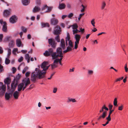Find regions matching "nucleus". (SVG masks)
<instances>
[{
    "mask_svg": "<svg viewBox=\"0 0 128 128\" xmlns=\"http://www.w3.org/2000/svg\"><path fill=\"white\" fill-rule=\"evenodd\" d=\"M48 64V62L44 61L43 62L41 65V67L43 70H41L37 68L35 69L36 72L32 73L31 76V80L34 83L36 82V79L38 78L39 79L45 77V75L46 73V71L44 69H46V66Z\"/></svg>",
    "mask_w": 128,
    "mask_h": 128,
    "instance_id": "f257e3e1",
    "label": "nucleus"
},
{
    "mask_svg": "<svg viewBox=\"0 0 128 128\" xmlns=\"http://www.w3.org/2000/svg\"><path fill=\"white\" fill-rule=\"evenodd\" d=\"M20 77V75L18 74L12 82L11 84V88L12 92H14L16 88L18 85L19 82L18 81Z\"/></svg>",
    "mask_w": 128,
    "mask_h": 128,
    "instance_id": "f03ea898",
    "label": "nucleus"
},
{
    "mask_svg": "<svg viewBox=\"0 0 128 128\" xmlns=\"http://www.w3.org/2000/svg\"><path fill=\"white\" fill-rule=\"evenodd\" d=\"M63 56L62 51V48L58 47L56 50V52H54L52 54V59H54L58 58L59 57H62Z\"/></svg>",
    "mask_w": 128,
    "mask_h": 128,
    "instance_id": "7ed1b4c3",
    "label": "nucleus"
},
{
    "mask_svg": "<svg viewBox=\"0 0 128 128\" xmlns=\"http://www.w3.org/2000/svg\"><path fill=\"white\" fill-rule=\"evenodd\" d=\"M62 59V57H60V59L57 58L54 59L53 63L51 65L52 68L53 69L57 67V64H58V62H59L60 65H62V64L61 63V62Z\"/></svg>",
    "mask_w": 128,
    "mask_h": 128,
    "instance_id": "20e7f679",
    "label": "nucleus"
},
{
    "mask_svg": "<svg viewBox=\"0 0 128 128\" xmlns=\"http://www.w3.org/2000/svg\"><path fill=\"white\" fill-rule=\"evenodd\" d=\"M6 87L5 85L2 82H0V96L4 95L6 90Z\"/></svg>",
    "mask_w": 128,
    "mask_h": 128,
    "instance_id": "39448f33",
    "label": "nucleus"
},
{
    "mask_svg": "<svg viewBox=\"0 0 128 128\" xmlns=\"http://www.w3.org/2000/svg\"><path fill=\"white\" fill-rule=\"evenodd\" d=\"M68 44L69 46L67 47L66 50L63 51L64 53L70 51L72 50V48L73 47V43L71 40H69L68 42Z\"/></svg>",
    "mask_w": 128,
    "mask_h": 128,
    "instance_id": "423d86ee",
    "label": "nucleus"
},
{
    "mask_svg": "<svg viewBox=\"0 0 128 128\" xmlns=\"http://www.w3.org/2000/svg\"><path fill=\"white\" fill-rule=\"evenodd\" d=\"M61 31V28L58 26H56L54 30V35H58L60 34Z\"/></svg>",
    "mask_w": 128,
    "mask_h": 128,
    "instance_id": "0eeeda50",
    "label": "nucleus"
},
{
    "mask_svg": "<svg viewBox=\"0 0 128 128\" xmlns=\"http://www.w3.org/2000/svg\"><path fill=\"white\" fill-rule=\"evenodd\" d=\"M53 50L52 48L48 49V50H46L44 53V55L46 56H48L50 55L52 56V54L54 53Z\"/></svg>",
    "mask_w": 128,
    "mask_h": 128,
    "instance_id": "6e6552de",
    "label": "nucleus"
},
{
    "mask_svg": "<svg viewBox=\"0 0 128 128\" xmlns=\"http://www.w3.org/2000/svg\"><path fill=\"white\" fill-rule=\"evenodd\" d=\"M48 42L49 45H50L53 48H55L56 44L54 39L50 38L48 39Z\"/></svg>",
    "mask_w": 128,
    "mask_h": 128,
    "instance_id": "1a4fd4ad",
    "label": "nucleus"
},
{
    "mask_svg": "<svg viewBox=\"0 0 128 128\" xmlns=\"http://www.w3.org/2000/svg\"><path fill=\"white\" fill-rule=\"evenodd\" d=\"M0 23L3 26L2 29V31L4 32H7V29L6 22H3L2 20H0Z\"/></svg>",
    "mask_w": 128,
    "mask_h": 128,
    "instance_id": "9d476101",
    "label": "nucleus"
},
{
    "mask_svg": "<svg viewBox=\"0 0 128 128\" xmlns=\"http://www.w3.org/2000/svg\"><path fill=\"white\" fill-rule=\"evenodd\" d=\"M11 81V78H10L7 77L5 78L4 80V82L5 84L7 85V88L8 89L10 88V84Z\"/></svg>",
    "mask_w": 128,
    "mask_h": 128,
    "instance_id": "9b49d317",
    "label": "nucleus"
},
{
    "mask_svg": "<svg viewBox=\"0 0 128 128\" xmlns=\"http://www.w3.org/2000/svg\"><path fill=\"white\" fill-rule=\"evenodd\" d=\"M17 19V18L15 16H13L10 18V22L14 24L16 22Z\"/></svg>",
    "mask_w": 128,
    "mask_h": 128,
    "instance_id": "f8f14e48",
    "label": "nucleus"
},
{
    "mask_svg": "<svg viewBox=\"0 0 128 128\" xmlns=\"http://www.w3.org/2000/svg\"><path fill=\"white\" fill-rule=\"evenodd\" d=\"M23 82L22 83H24V84H25V86H27L30 84V82L29 78H26L24 79L23 80Z\"/></svg>",
    "mask_w": 128,
    "mask_h": 128,
    "instance_id": "ddd939ff",
    "label": "nucleus"
},
{
    "mask_svg": "<svg viewBox=\"0 0 128 128\" xmlns=\"http://www.w3.org/2000/svg\"><path fill=\"white\" fill-rule=\"evenodd\" d=\"M58 22V20L55 18H53L51 20V24L52 25H55L57 24Z\"/></svg>",
    "mask_w": 128,
    "mask_h": 128,
    "instance_id": "4468645a",
    "label": "nucleus"
},
{
    "mask_svg": "<svg viewBox=\"0 0 128 128\" xmlns=\"http://www.w3.org/2000/svg\"><path fill=\"white\" fill-rule=\"evenodd\" d=\"M60 46L64 50L65 49V44L64 40L63 39H62L60 41Z\"/></svg>",
    "mask_w": 128,
    "mask_h": 128,
    "instance_id": "2eb2a0df",
    "label": "nucleus"
},
{
    "mask_svg": "<svg viewBox=\"0 0 128 128\" xmlns=\"http://www.w3.org/2000/svg\"><path fill=\"white\" fill-rule=\"evenodd\" d=\"M12 94L10 93L6 92L5 94V99L6 100H8L12 96Z\"/></svg>",
    "mask_w": 128,
    "mask_h": 128,
    "instance_id": "dca6fc26",
    "label": "nucleus"
},
{
    "mask_svg": "<svg viewBox=\"0 0 128 128\" xmlns=\"http://www.w3.org/2000/svg\"><path fill=\"white\" fill-rule=\"evenodd\" d=\"M22 42L20 39H18L16 40V44L17 46L20 47L21 46L23 47V45L22 44Z\"/></svg>",
    "mask_w": 128,
    "mask_h": 128,
    "instance_id": "f3484780",
    "label": "nucleus"
},
{
    "mask_svg": "<svg viewBox=\"0 0 128 128\" xmlns=\"http://www.w3.org/2000/svg\"><path fill=\"white\" fill-rule=\"evenodd\" d=\"M75 38L76 40V41L78 43H79V42L80 38V36L78 34L75 35Z\"/></svg>",
    "mask_w": 128,
    "mask_h": 128,
    "instance_id": "a211bd4d",
    "label": "nucleus"
},
{
    "mask_svg": "<svg viewBox=\"0 0 128 128\" xmlns=\"http://www.w3.org/2000/svg\"><path fill=\"white\" fill-rule=\"evenodd\" d=\"M24 86V83H21L19 84L18 86V91L20 92L22 89L23 86Z\"/></svg>",
    "mask_w": 128,
    "mask_h": 128,
    "instance_id": "6ab92c4d",
    "label": "nucleus"
},
{
    "mask_svg": "<svg viewBox=\"0 0 128 128\" xmlns=\"http://www.w3.org/2000/svg\"><path fill=\"white\" fill-rule=\"evenodd\" d=\"M40 10V8L38 6H36L33 8L32 12L34 13L37 12Z\"/></svg>",
    "mask_w": 128,
    "mask_h": 128,
    "instance_id": "aec40b11",
    "label": "nucleus"
},
{
    "mask_svg": "<svg viewBox=\"0 0 128 128\" xmlns=\"http://www.w3.org/2000/svg\"><path fill=\"white\" fill-rule=\"evenodd\" d=\"M70 34L69 33H68L67 34V37L66 38V46L68 45L67 42L68 41L69 42V40H70Z\"/></svg>",
    "mask_w": 128,
    "mask_h": 128,
    "instance_id": "412c9836",
    "label": "nucleus"
},
{
    "mask_svg": "<svg viewBox=\"0 0 128 128\" xmlns=\"http://www.w3.org/2000/svg\"><path fill=\"white\" fill-rule=\"evenodd\" d=\"M19 92L17 91H16L14 92L13 94V96L15 99H18L19 96Z\"/></svg>",
    "mask_w": 128,
    "mask_h": 128,
    "instance_id": "4be33fe9",
    "label": "nucleus"
},
{
    "mask_svg": "<svg viewBox=\"0 0 128 128\" xmlns=\"http://www.w3.org/2000/svg\"><path fill=\"white\" fill-rule=\"evenodd\" d=\"M23 4L24 6L28 5L30 3V0H22Z\"/></svg>",
    "mask_w": 128,
    "mask_h": 128,
    "instance_id": "5701e85b",
    "label": "nucleus"
},
{
    "mask_svg": "<svg viewBox=\"0 0 128 128\" xmlns=\"http://www.w3.org/2000/svg\"><path fill=\"white\" fill-rule=\"evenodd\" d=\"M10 14V12L9 11L7 10H5L4 12V16L7 17Z\"/></svg>",
    "mask_w": 128,
    "mask_h": 128,
    "instance_id": "b1692460",
    "label": "nucleus"
},
{
    "mask_svg": "<svg viewBox=\"0 0 128 128\" xmlns=\"http://www.w3.org/2000/svg\"><path fill=\"white\" fill-rule=\"evenodd\" d=\"M66 6L64 4L62 3L59 4L58 8L60 10L63 9L65 8Z\"/></svg>",
    "mask_w": 128,
    "mask_h": 128,
    "instance_id": "393cba45",
    "label": "nucleus"
},
{
    "mask_svg": "<svg viewBox=\"0 0 128 128\" xmlns=\"http://www.w3.org/2000/svg\"><path fill=\"white\" fill-rule=\"evenodd\" d=\"M106 6V3L104 1H103L101 4V9L102 10H103L104 9Z\"/></svg>",
    "mask_w": 128,
    "mask_h": 128,
    "instance_id": "a878e982",
    "label": "nucleus"
},
{
    "mask_svg": "<svg viewBox=\"0 0 128 128\" xmlns=\"http://www.w3.org/2000/svg\"><path fill=\"white\" fill-rule=\"evenodd\" d=\"M107 112L106 111H104L103 112L102 115H101L102 118H104L106 116H107Z\"/></svg>",
    "mask_w": 128,
    "mask_h": 128,
    "instance_id": "bb28decb",
    "label": "nucleus"
},
{
    "mask_svg": "<svg viewBox=\"0 0 128 128\" xmlns=\"http://www.w3.org/2000/svg\"><path fill=\"white\" fill-rule=\"evenodd\" d=\"M25 58L27 60V62L28 63L30 62V57L29 56V54H26L25 56Z\"/></svg>",
    "mask_w": 128,
    "mask_h": 128,
    "instance_id": "cd10ccee",
    "label": "nucleus"
},
{
    "mask_svg": "<svg viewBox=\"0 0 128 128\" xmlns=\"http://www.w3.org/2000/svg\"><path fill=\"white\" fill-rule=\"evenodd\" d=\"M76 102V101L74 99H73L72 98H68V100L67 101L68 102Z\"/></svg>",
    "mask_w": 128,
    "mask_h": 128,
    "instance_id": "c85d7f7f",
    "label": "nucleus"
},
{
    "mask_svg": "<svg viewBox=\"0 0 128 128\" xmlns=\"http://www.w3.org/2000/svg\"><path fill=\"white\" fill-rule=\"evenodd\" d=\"M42 28H44L47 26L49 27L50 26V25L48 23H42Z\"/></svg>",
    "mask_w": 128,
    "mask_h": 128,
    "instance_id": "c756f323",
    "label": "nucleus"
},
{
    "mask_svg": "<svg viewBox=\"0 0 128 128\" xmlns=\"http://www.w3.org/2000/svg\"><path fill=\"white\" fill-rule=\"evenodd\" d=\"M8 54L7 55L8 58H9L11 54V50L9 48H8Z\"/></svg>",
    "mask_w": 128,
    "mask_h": 128,
    "instance_id": "7c9ffc66",
    "label": "nucleus"
},
{
    "mask_svg": "<svg viewBox=\"0 0 128 128\" xmlns=\"http://www.w3.org/2000/svg\"><path fill=\"white\" fill-rule=\"evenodd\" d=\"M55 39L58 42H60V38L59 35H58L55 37Z\"/></svg>",
    "mask_w": 128,
    "mask_h": 128,
    "instance_id": "2f4dec72",
    "label": "nucleus"
},
{
    "mask_svg": "<svg viewBox=\"0 0 128 128\" xmlns=\"http://www.w3.org/2000/svg\"><path fill=\"white\" fill-rule=\"evenodd\" d=\"M114 105L115 106H117V98H115L114 101Z\"/></svg>",
    "mask_w": 128,
    "mask_h": 128,
    "instance_id": "473e14b6",
    "label": "nucleus"
},
{
    "mask_svg": "<svg viewBox=\"0 0 128 128\" xmlns=\"http://www.w3.org/2000/svg\"><path fill=\"white\" fill-rule=\"evenodd\" d=\"M72 28L74 30L76 29H77V28H78V26L76 24H73L72 26Z\"/></svg>",
    "mask_w": 128,
    "mask_h": 128,
    "instance_id": "72a5a7b5",
    "label": "nucleus"
},
{
    "mask_svg": "<svg viewBox=\"0 0 128 128\" xmlns=\"http://www.w3.org/2000/svg\"><path fill=\"white\" fill-rule=\"evenodd\" d=\"M74 30H72L73 34H75L78 33L80 32V31L78 30L77 29Z\"/></svg>",
    "mask_w": 128,
    "mask_h": 128,
    "instance_id": "f704fd0d",
    "label": "nucleus"
},
{
    "mask_svg": "<svg viewBox=\"0 0 128 128\" xmlns=\"http://www.w3.org/2000/svg\"><path fill=\"white\" fill-rule=\"evenodd\" d=\"M106 119L107 120V121L109 122L111 120V118L110 117V115L108 114V115L107 118H106Z\"/></svg>",
    "mask_w": 128,
    "mask_h": 128,
    "instance_id": "c9c22d12",
    "label": "nucleus"
},
{
    "mask_svg": "<svg viewBox=\"0 0 128 128\" xmlns=\"http://www.w3.org/2000/svg\"><path fill=\"white\" fill-rule=\"evenodd\" d=\"M8 58H6L5 61V64H9L10 62V60H9Z\"/></svg>",
    "mask_w": 128,
    "mask_h": 128,
    "instance_id": "e433bc0d",
    "label": "nucleus"
},
{
    "mask_svg": "<svg viewBox=\"0 0 128 128\" xmlns=\"http://www.w3.org/2000/svg\"><path fill=\"white\" fill-rule=\"evenodd\" d=\"M22 29L24 32H27V29L24 26H22Z\"/></svg>",
    "mask_w": 128,
    "mask_h": 128,
    "instance_id": "4c0bfd02",
    "label": "nucleus"
},
{
    "mask_svg": "<svg viewBox=\"0 0 128 128\" xmlns=\"http://www.w3.org/2000/svg\"><path fill=\"white\" fill-rule=\"evenodd\" d=\"M94 20H95V19H93L91 21V24L92 25V26L94 27L95 26L94 25V24H95V22H94Z\"/></svg>",
    "mask_w": 128,
    "mask_h": 128,
    "instance_id": "58836bf2",
    "label": "nucleus"
},
{
    "mask_svg": "<svg viewBox=\"0 0 128 128\" xmlns=\"http://www.w3.org/2000/svg\"><path fill=\"white\" fill-rule=\"evenodd\" d=\"M93 71L92 70H88V74L89 75H92L93 73Z\"/></svg>",
    "mask_w": 128,
    "mask_h": 128,
    "instance_id": "ea45409f",
    "label": "nucleus"
},
{
    "mask_svg": "<svg viewBox=\"0 0 128 128\" xmlns=\"http://www.w3.org/2000/svg\"><path fill=\"white\" fill-rule=\"evenodd\" d=\"M9 46L11 47H12L14 46V42L13 40H12L11 42L9 44Z\"/></svg>",
    "mask_w": 128,
    "mask_h": 128,
    "instance_id": "a19ab883",
    "label": "nucleus"
},
{
    "mask_svg": "<svg viewBox=\"0 0 128 128\" xmlns=\"http://www.w3.org/2000/svg\"><path fill=\"white\" fill-rule=\"evenodd\" d=\"M84 13H83L82 14H80L79 16V17L78 18V19L79 20H80V18L82 17V16L84 15Z\"/></svg>",
    "mask_w": 128,
    "mask_h": 128,
    "instance_id": "79ce46f5",
    "label": "nucleus"
},
{
    "mask_svg": "<svg viewBox=\"0 0 128 128\" xmlns=\"http://www.w3.org/2000/svg\"><path fill=\"white\" fill-rule=\"evenodd\" d=\"M28 69V68L27 67H26L24 68V69L22 71V73L23 74H24Z\"/></svg>",
    "mask_w": 128,
    "mask_h": 128,
    "instance_id": "37998d69",
    "label": "nucleus"
},
{
    "mask_svg": "<svg viewBox=\"0 0 128 128\" xmlns=\"http://www.w3.org/2000/svg\"><path fill=\"white\" fill-rule=\"evenodd\" d=\"M30 72H27L25 74V76L27 78L30 75Z\"/></svg>",
    "mask_w": 128,
    "mask_h": 128,
    "instance_id": "c03bdc74",
    "label": "nucleus"
},
{
    "mask_svg": "<svg viewBox=\"0 0 128 128\" xmlns=\"http://www.w3.org/2000/svg\"><path fill=\"white\" fill-rule=\"evenodd\" d=\"M73 16V14L72 13H71L68 16V18H71Z\"/></svg>",
    "mask_w": 128,
    "mask_h": 128,
    "instance_id": "a18cd8bd",
    "label": "nucleus"
},
{
    "mask_svg": "<svg viewBox=\"0 0 128 128\" xmlns=\"http://www.w3.org/2000/svg\"><path fill=\"white\" fill-rule=\"evenodd\" d=\"M48 8V6L47 5H45L42 8V10H43L45 9H46Z\"/></svg>",
    "mask_w": 128,
    "mask_h": 128,
    "instance_id": "49530a36",
    "label": "nucleus"
},
{
    "mask_svg": "<svg viewBox=\"0 0 128 128\" xmlns=\"http://www.w3.org/2000/svg\"><path fill=\"white\" fill-rule=\"evenodd\" d=\"M124 78V77L123 76L121 77L120 78H118L116 80V82H117L118 81H120L121 80H122Z\"/></svg>",
    "mask_w": 128,
    "mask_h": 128,
    "instance_id": "de8ad7c7",
    "label": "nucleus"
},
{
    "mask_svg": "<svg viewBox=\"0 0 128 128\" xmlns=\"http://www.w3.org/2000/svg\"><path fill=\"white\" fill-rule=\"evenodd\" d=\"M23 59V58L22 56H21L20 58H19L18 60V62H20L22 61Z\"/></svg>",
    "mask_w": 128,
    "mask_h": 128,
    "instance_id": "09e8293b",
    "label": "nucleus"
},
{
    "mask_svg": "<svg viewBox=\"0 0 128 128\" xmlns=\"http://www.w3.org/2000/svg\"><path fill=\"white\" fill-rule=\"evenodd\" d=\"M3 70V66L0 64V72H2Z\"/></svg>",
    "mask_w": 128,
    "mask_h": 128,
    "instance_id": "8fccbe9b",
    "label": "nucleus"
},
{
    "mask_svg": "<svg viewBox=\"0 0 128 128\" xmlns=\"http://www.w3.org/2000/svg\"><path fill=\"white\" fill-rule=\"evenodd\" d=\"M75 44L74 46V48L75 49H76L78 47V44H79V43H78L76 42H75Z\"/></svg>",
    "mask_w": 128,
    "mask_h": 128,
    "instance_id": "3c124183",
    "label": "nucleus"
},
{
    "mask_svg": "<svg viewBox=\"0 0 128 128\" xmlns=\"http://www.w3.org/2000/svg\"><path fill=\"white\" fill-rule=\"evenodd\" d=\"M123 105H122L121 106H119L118 109V110H122L123 109Z\"/></svg>",
    "mask_w": 128,
    "mask_h": 128,
    "instance_id": "603ef678",
    "label": "nucleus"
},
{
    "mask_svg": "<svg viewBox=\"0 0 128 128\" xmlns=\"http://www.w3.org/2000/svg\"><path fill=\"white\" fill-rule=\"evenodd\" d=\"M36 3L38 5H40L41 4L40 0H36Z\"/></svg>",
    "mask_w": 128,
    "mask_h": 128,
    "instance_id": "864d4df0",
    "label": "nucleus"
},
{
    "mask_svg": "<svg viewBox=\"0 0 128 128\" xmlns=\"http://www.w3.org/2000/svg\"><path fill=\"white\" fill-rule=\"evenodd\" d=\"M18 50L17 48H14L12 51V53L14 54H15L16 52Z\"/></svg>",
    "mask_w": 128,
    "mask_h": 128,
    "instance_id": "5fc2aeb1",
    "label": "nucleus"
},
{
    "mask_svg": "<svg viewBox=\"0 0 128 128\" xmlns=\"http://www.w3.org/2000/svg\"><path fill=\"white\" fill-rule=\"evenodd\" d=\"M67 7L70 9H71V8L72 7L71 6V5L69 4H67Z\"/></svg>",
    "mask_w": 128,
    "mask_h": 128,
    "instance_id": "6e6d98bb",
    "label": "nucleus"
},
{
    "mask_svg": "<svg viewBox=\"0 0 128 128\" xmlns=\"http://www.w3.org/2000/svg\"><path fill=\"white\" fill-rule=\"evenodd\" d=\"M12 70L13 73H14L16 71V68L14 67H13L12 68Z\"/></svg>",
    "mask_w": 128,
    "mask_h": 128,
    "instance_id": "4d7b16f0",
    "label": "nucleus"
},
{
    "mask_svg": "<svg viewBox=\"0 0 128 128\" xmlns=\"http://www.w3.org/2000/svg\"><path fill=\"white\" fill-rule=\"evenodd\" d=\"M3 37V36L2 34H0V42L2 40Z\"/></svg>",
    "mask_w": 128,
    "mask_h": 128,
    "instance_id": "13d9d810",
    "label": "nucleus"
},
{
    "mask_svg": "<svg viewBox=\"0 0 128 128\" xmlns=\"http://www.w3.org/2000/svg\"><path fill=\"white\" fill-rule=\"evenodd\" d=\"M112 109H111L110 110H109L110 111L109 112V114L111 115V114L112 113V112L114 111V109H113L112 110Z\"/></svg>",
    "mask_w": 128,
    "mask_h": 128,
    "instance_id": "bf43d9fd",
    "label": "nucleus"
},
{
    "mask_svg": "<svg viewBox=\"0 0 128 128\" xmlns=\"http://www.w3.org/2000/svg\"><path fill=\"white\" fill-rule=\"evenodd\" d=\"M57 88H54L53 90V92L54 93H56L57 91Z\"/></svg>",
    "mask_w": 128,
    "mask_h": 128,
    "instance_id": "052dcab7",
    "label": "nucleus"
},
{
    "mask_svg": "<svg viewBox=\"0 0 128 128\" xmlns=\"http://www.w3.org/2000/svg\"><path fill=\"white\" fill-rule=\"evenodd\" d=\"M124 68L125 70V71L126 72H127L128 70V68L127 67V66L126 64V66L124 67Z\"/></svg>",
    "mask_w": 128,
    "mask_h": 128,
    "instance_id": "680f3d73",
    "label": "nucleus"
},
{
    "mask_svg": "<svg viewBox=\"0 0 128 128\" xmlns=\"http://www.w3.org/2000/svg\"><path fill=\"white\" fill-rule=\"evenodd\" d=\"M103 107L104 108V109H105V110L108 111V110L109 109L108 108L106 107L105 105H104L103 106Z\"/></svg>",
    "mask_w": 128,
    "mask_h": 128,
    "instance_id": "e2e57ef3",
    "label": "nucleus"
},
{
    "mask_svg": "<svg viewBox=\"0 0 128 128\" xmlns=\"http://www.w3.org/2000/svg\"><path fill=\"white\" fill-rule=\"evenodd\" d=\"M109 110L112 109L113 107V105L112 104H110L109 105Z\"/></svg>",
    "mask_w": 128,
    "mask_h": 128,
    "instance_id": "0e129e2a",
    "label": "nucleus"
},
{
    "mask_svg": "<svg viewBox=\"0 0 128 128\" xmlns=\"http://www.w3.org/2000/svg\"><path fill=\"white\" fill-rule=\"evenodd\" d=\"M104 108L103 107V106H102V108L100 110V111H99L100 112V113H101V112H104Z\"/></svg>",
    "mask_w": 128,
    "mask_h": 128,
    "instance_id": "69168bd1",
    "label": "nucleus"
},
{
    "mask_svg": "<svg viewBox=\"0 0 128 128\" xmlns=\"http://www.w3.org/2000/svg\"><path fill=\"white\" fill-rule=\"evenodd\" d=\"M48 10V12L50 11L52 9V8L51 7H49L48 6V8H47Z\"/></svg>",
    "mask_w": 128,
    "mask_h": 128,
    "instance_id": "338daca9",
    "label": "nucleus"
},
{
    "mask_svg": "<svg viewBox=\"0 0 128 128\" xmlns=\"http://www.w3.org/2000/svg\"><path fill=\"white\" fill-rule=\"evenodd\" d=\"M80 30L79 31H80V32L82 33H83L84 30V28L82 29V28H80Z\"/></svg>",
    "mask_w": 128,
    "mask_h": 128,
    "instance_id": "774afa93",
    "label": "nucleus"
}]
</instances>
